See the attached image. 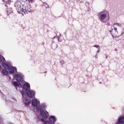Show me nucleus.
Returning a JSON list of instances; mask_svg holds the SVG:
<instances>
[{"label":"nucleus","instance_id":"1","mask_svg":"<svg viewBox=\"0 0 124 124\" xmlns=\"http://www.w3.org/2000/svg\"><path fill=\"white\" fill-rule=\"evenodd\" d=\"M22 94L23 98H24V102L25 105L29 106L31 104V102L28 101V99L26 98V95L28 96L30 98H32L35 96V92L32 90H29L27 92H20Z\"/></svg>","mask_w":124,"mask_h":124},{"label":"nucleus","instance_id":"2","mask_svg":"<svg viewBox=\"0 0 124 124\" xmlns=\"http://www.w3.org/2000/svg\"><path fill=\"white\" fill-rule=\"evenodd\" d=\"M99 19L102 23H107L110 20L109 13L106 10L99 13Z\"/></svg>","mask_w":124,"mask_h":124},{"label":"nucleus","instance_id":"3","mask_svg":"<svg viewBox=\"0 0 124 124\" xmlns=\"http://www.w3.org/2000/svg\"><path fill=\"white\" fill-rule=\"evenodd\" d=\"M23 75L21 74H16L14 76V78L16 79L17 82H14V86L15 87H18V88H22V85H21V82L24 81V78H23Z\"/></svg>","mask_w":124,"mask_h":124},{"label":"nucleus","instance_id":"4","mask_svg":"<svg viewBox=\"0 0 124 124\" xmlns=\"http://www.w3.org/2000/svg\"><path fill=\"white\" fill-rule=\"evenodd\" d=\"M27 2V0H17L15 3V6L18 12V13H21L22 12V9L23 6L25 5V2Z\"/></svg>","mask_w":124,"mask_h":124},{"label":"nucleus","instance_id":"5","mask_svg":"<svg viewBox=\"0 0 124 124\" xmlns=\"http://www.w3.org/2000/svg\"><path fill=\"white\" fill-rule=\"evenodd\" d=\"M36 110L37 111H40V115L44 119H48V116H49L48 111L45 110V112H45L44 111L41 110H42V108L39 106L36 108Z\"/></svg>","mask_w":124,"mask_h":124},{"label":"nucleus","instance_id":"6","mask_svg":"<svg viewBox=\"0 0 124 124\" xmlns=\"http://www.w3.org/2000/svg\"><path fill=\"white\" fill-rule=\"evenodd\" d=\"M30 12H31V4H28L26 7H22L21 13L24 15V14H27V13H29Z\"/></svg>","mask_w":124,"mask_h":124},{"label":"nucleus","instance_id":"7","mask_svg":"<svg viewBox=\"0 0 124 124\" xmlns=\"http://www.w3.org/2000/svg\"><path fill=\"white\" fill-rule=\"evenodd\" d=\"M114 28V26H111V30L109 31V32H110L113 38H115V37H119V36H122L123 34H124V32H122L121 34L119 33V32L118 31V29L116 27L114 28V30L115 31V35L113 34L112 33V31H113V28Z\"/></svg>","mask_w":124,"mask_h":124},{"label":"nucleus","instance_id":"8","mask_svg":"<svg viewBox=\"0 0 124 124\" xmlns=\"http://www.w3.org/2000/svg\"><path fill=\"white\" fill-rule=\"evenodd\" d=\"M10 73H11V74H13V73H14L15 72V71H16V72H17V68L15 67H13L12 66H10L9 67H8V68Z\"/></svg>","mask_w":124,"mask_h":124},{"label":"nucleus","instance_id":"9","mask_svg":"<svg viewBox=\"0 0 124 124\" xmlns=\"http://www.w3.org/2000/svg\"><path fill=\"white\" fill-rule=\"evenodd\" d=\"M31 104L34 107H37L39 105L40 102L37 100V99H34L32 100Z\"/></svg>","mask_w":124,"mask_h":124},{"label":"nucleus","instance_id":"10","mask_svg":"<svg viewBox=\"0 0 124 124\" xmlns=\"http://www.w3.org/2000/svg\"><path fill=\"white\" fill-rule=\"evenodd\" d=\"M49 122L51 124H54L56 123V117L54 116H51L49 118Z\"/></svg>","mask_w":124,"mask_h":124},{"label":"nucleus","instance_id":"11","mask_svg":"<svg viewBox=\"0 0 124 124\" xmlns=\"http://www.w3.org/2000/svg\"><path fill=\"white\" fill-rule=\"evenodd\" d=\"M30 86L29 83H24L23 85V89L24 91H27L30 89Z\"/></svg>","mask_w":124,"mask_h":124},{"label":"nucleus","instance_id":"12","mask_svg":"<svg viewBox=\"0 0 124 124\" xmlns=\"http://www.w3.org/2000/svg\"><path fill=\"white\" fill-rule=\"evenodd\" d=\"M1 74L2 75L5 76L8 74V71L6 70L5 69H3L1 72Z\"/></svg>","mask_w":124,"mask_h":124},{"label":"nucleus","instance_id":"13","mask_svg":"<svg viewBox=\"0 0 124 124\" xmlns=\"http://www.w3.org/2000/svg\"><path fill=\"white\" fill-rule=\"evenodd\" d=\"M118 123L119 124H124V117H121L118 119Z\"/></svg>","mask_w":124,"mask_h":124},{"label":"nucleus","instance_id":"14","mask_svg":"<svg viewBox=\"0 0 124 124\" xmlns=\"http://www.w3.org/2000/svg\"><path fill=\"white\" fill-rule=\"evenodd\" d=\"M0 62H5V59L3 56L0 54Z\"/></svg>","mask_w":124,"mask_h":124},{"label":"nucleus","instance_id":"15","mask_svg":"<svg viewBox=\"0 0 124 124\" xmlns=\"http://www.w3.org/2000/svg\"><path fill=\"white\" fill-rule=\"evenodd\" d=\"M2 66H3L5 68H8L10 66L8 65V63H6V62H3L2 64Z\"/></svg>","mask_w":124,"mask_h":124},{"label":"nucleus","instance_id":"16","mask_svg":"<svg viewBox=\"0 0 124 124\" xmlns=\"http://www.w3.org/2000/svg\"><path fill=\"white\" fill-rule=\"evenodd\" d=\"M11 13H12V8L8 9V10H7V15H9V14H11Z\"/></svg>","mask_w":124,"mask_h":124},{"label":"nucleus","instance_id":"17","mask_svg":"<svg viewBox=\"0 0 124 124\" xmlns=\"http://www.w3.org/2000/svg\"><path fill=\"white\" fill-rule=\"evenodd\" d=\"M115 25H116L118 27H122V24L121 23H114L113 26H115Z\"/></svg>","mask_w":124,"mask_h":124},{"label":"nucleus","instance_id":"18","mask_svg":"<svg viewBox=\"0 0 124 124\" xmlns=\"http://www.w3.org/2000/svg\"><path fill=\"white\" fill-rule=\"evenodd\" d=\"M29 3L31 2V3L34 2V0H28Z\"/></svg>","mask_w":124,"mask_h":124},{"label":"nucleus","instance_id":"19","mask_svg":"<svg viewBox=\"0 0 124 124\" xmlns=\"http://www.w3.org/2000/svg\"><path fill=\"white\" fill-rule=\"evenodd\" d=\"M93 47H95V48H97L98 49L99 48H100L99 46H98V45H95L93 46Z\"/></svg>","mask_w":124,"mask_h":124},{"label":"nucleus","instance_id":"20","mask_svg":"<svg viewBox=\"0 0 124 124\" xmlns=\"http://www.w3.org/2000/svg\"><path fill=\"white\" fill-rule=\"evenodd\" d=\"M45 7L46 8H49V5H48V4H47V3H46V4H45Z\"/></svg>","mask_w":124,"mask_h":124},{"label":"nucleus","instance_id":"21","mask_svg":"<svg viewBox=\"0 0 124 124\" xmlns=\"http://www.w3.org/2000/svg\"><path fill=\"white\" fill-rule=\"evenodd\" d=\"M42 107L43 108H45L46 107V105H45V104H43L42 105Z\"/></svg>","mask_w":124,"mask_h":124},{"label":"nucleus","instance_id":"22","mask_svg":"<svg viewBox=\"0 0 124 124\" xmlns=\"http://www.w3.org/2000/svg\"><path fill=\"white\" fill-rule=\"evenodd\" d=\"M60 63H61V64H63V63H64L63 60L60 61Z\"/></svg>","mask_w":124,"mask_h":124},{"label":"nucleus","instance_id":"23","mask_svg":"<svg viewBox=\"0 0 124 124\" xmlns=\"http://www.w3.org/2000/svg\"><path fill=\"white\" fill-rule=\"evenodd\" d=\"M100 52V48H98V50L97 51V54H98Z\"/></svg>","mask_w":124,"mask_h":124},{"label":"nucleus","instance_id":"24","mask_svg":"<svg viewBox=\"0 0 124 124\" xmlns=\"http://www.w3.org/2000/svg\"><path fill=\"white\" fill-rule=\"evenodd\" d=\"M10 0H8V1H7V3H8V4H10Z\"/></svg>","mask_w":124,"mask_h":124},{"label":"nucleus","instance_id":"25","mask_svg":"<svg viewBox=\"0 0 124 124\" xmlns=\"http://www.w3.org/2000/svg\"><path fill=\"white\" fill-rule=\"evenodd\" d=\"M44 124H49L48 121H46Z\"/></svg>","mask_w":124,"mask_h":124},{"label":"nucleus","instance_id":"26","mask_svg":"<svg viewBox=\"0 0 124 124\" xmlns=\"http://www.w3.org/2000/svg\"><path fill=\"white\" fill-rule=\"evenodd\" d=\"M41 121H42V122H45V120H44V119H42Z\"/></svg>","mask_w":124,"mask_h":124},{"label":"nucleus","instance_id":"27","mask_svg":"<svg viewBox=\"0 0 124 124\" xmlns=\"http://www.w3.org/2000/svg\"><path fill=\"white\" fill-rule=\"evenodd\" d=\"M0 68H1V66H0Z\"/></svg>","mask_w":124,"mask_h":124},{"label":"nucleus","instance_id":"28","mask_svg":"<svg viewBox=\"0 0 124 124\" xmlns=\"http://www.w3.org/2000/svg\"><path fill=\"white\" fill-rule=\"evenodd\" d=\"M2 1H4V0H2Z\"/></svg>","mask_w":124,"mask_h":124},{"label":"nucleus","instance_id":"29","mask_svg":"<svg viewBox=\"0 0 124 124\" xmlns=\"http://www.w3.org/2000/svg\"><path fill=\"white\" fill-rule=\"evenodd\" d=\"M97 55V54H96ZM96 55H95V58H96Z\"/></svg>","mask_w":124,"mask_h":124},{"label":"nucleus","instance_id":"30","mask_svg":"<svg viewBox=\"0 0 124 124\" xmlns=\"http://www.w3.org/2000/svg\"><path fill=\"white\" fill-rule=\"evenodd\" d=\"M100 84H101V82H100Z\"/></svg>","mask_w":124,"mask_h":124}]
</instances>
